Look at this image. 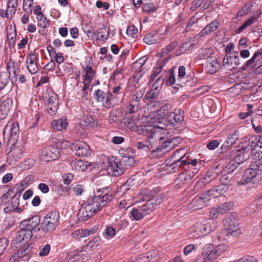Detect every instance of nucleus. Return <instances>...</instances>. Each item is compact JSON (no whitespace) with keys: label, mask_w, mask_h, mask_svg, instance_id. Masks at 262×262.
<instances>
[{"label":"nucleus","mask_w":262,"mask_h":262,"mask_svg":"<svg viewBox=\"0 0 262 262\" xmlns=\"http://www.w3.org/2000/svg\"><path fill=\"white\" fill-rule=\"evenodd\" d=\"M108 187L97 189L93 196L90 197L81 205L78 213V219L87 221L110 203L113 195Z\"/></svg>","instance_id":"f257e3e1"},{"label":"nucleus","mask_w":262,"mask_h":262,"mask_svg":"<svg viewBox=\"0 0 262 262\" xmlns=\"http://www.w3.org/2000/svg\"><path fill=\"white\" fill-rule=\"evenodd\" d=\"M145 142L149 151H160L165 150L167 152L172 149L171 142L165 140L164 137L162 136L161 131L154 133V135H149L146 138Z\"/></svg>","instance_id":"f03ea898"},{"label":"nucleus","mask_w":262,"mask_h":262,"mask_svg":"<svg viewBox=\"0 0 262 262\" xmlns=\"http://www.w3.org/2000/svg\"><path fill=\"white\" fill-rule=\"evenodd\" d=\"M241 151L252 156L254 159L262 157V141L255 136H247L243 139Z\"/></svg>","instance_id":"7ed1b4c3"},{"label":"nucleus","mask_w":262,"mask_h":262,"mask_svg":"<svg viewBox=\"0 0 262 262\" xmlns=\"http://www.w3.org/2000/svg\"><path fill=\"white\" fill-rule=\"evenodd\" d=\"M223 223L225 229L220 233L219 239L224 241L229 235L235 236L241 234L238 219L235 214H232L225 217Z\"/></svg>","instance_id":"20e7f679"},{"label":"nucleus","mask_w":262,"mask_h":262,"mask_svg":"<svg viewBox=\"0 0 262 262\" xmlns=\"http://www.w3.org/2000/svg\"><path fill=\"white\" fill-rule=\"evenodd\" d=\"M216 228V223L213 220L207 219L202 222H198L191 226L189 232L192 234V238H197L215 230Z\"/></svg>","instance_id":"39448f33"},{"label":"nucleus","mask_w":262,"mask_h":262,"mask_svg":"<svg viewBox=\"0 0 262 262\" xmlns=\"http://www.w3.org/2000/svg\"><path fill=\"white\" fill-rule=\"evenodd\" d=\"M228 248V245L225 244L215 247L211 244H207L203 248L202 255L206 261L213 260L224 253Z\"/></svg>","instance_id":"423d86ee"},{"label":"nucleus","mask_w":262,"mask_h":262,"mask_svg":"<svg viewBox=\"0 0 262 262\" xmlns=\"http://www.w3.org/2000/svg\"><path fill=\"white\" fill-rule=\"evenodd\" d=\"M59 212L52 211L48 212L41 223L42 230L46 232L54 231L59 225Z\"/></svg>","instance_id":"0eeeda50"},{"label":"nucleus","mask_w":262,"mask_h":262,"mask_svg":"<svg viewBox=\"0 0 262 262\" xmlns=\"http://www.w3.org/2000/svg\"><path fill=\"white\" fill-rule=\"evenodd\" d=\"M262 172V162L257 161L252 162L250 167L246 170L241 179L242 184L251 182L252 180Z\"/></svg>","instance_id":"6e6552de"},{"label":"nucleus","mask_w":262,"mask_h":262,"mask_svg":"<svg viewBox=\"0 0 262 262\" xmlns=\"http://www.w3.org/2000/svg\"><path fill=\"white\" fill-rule=\"evenodd\" d=\"M94 97L98 102H100L103 107L109 109L114 106L113 102V95L110 92H105L98 89L94 94Z\"/></svg>","instance_id":"1a4fd4ad"},{"label":"nucleus","mask_w":262,"mask_h":262,"mask_svg":"<svg viewBox=\"0 0 262 262\" xmlns=\"http://www.w3.org/2000/svg\"><path fill=\"white\" fill-rule=\"evenodd\" d=\"M19 128L18 124L13 121H10L6 125L3 133L4 140H7L8 142L12 140L14 142L18 137Z\"/></svg>","instance_id":"9d476101"},{"label":"nucleus","mask_w":262,"mask_h":262,"mask_svg":"<svg viewBox=\"0 0 262 262\" xmlns=\"http://www.w3.org/2000/svg\"><path fill=\"white\" fill-rule=\"evenodd\" d=\"M39 223L40 217L37 215L33 216L30 219L21 221L19 225V228L24 229L32 235L33 233L39 231Z\"/></svg>","instance_id":"9b49d317"},{"label":"nucleus","mask_w":262,"mask_h":262,"mask_svg":"<svg viewBox=\"0 0 262 262\" xmlns=\"http://www.w3.org/2000/svg\"><path fill=\"white\" fill-rule=\"evenodd\" d=\"M127 126L132 130L137 133L139 135L143 136H148L154 135V132H159L162 131L161 128L155 127L151 125H136L134 123L128 122Z\"/></svg>","instance_id":"f8f14e48"},{"label":"nucleus","mask_w":262,"mask_h":262,"mask_svg":"<svg viewBox=\"0 0 262 262\" xmlns=\"http://www.w3.org/2000/svg\"><path fill=\"white\" fill-rule=\"evenodd\" d=\"M107 170L109 174L115 177H118L124 172L120 160L114 157L108 159Z\"/></svg>","instance_id":"ddd939ff"},{"label":"nucleus","mask_w":262,"mask_h":262,"mask_svg":"<svg viewBox=\"0 0 262 262\" xmlns=\"http://www.w3.org/2000/svg\"><path fill=\"white\" fill-rule=\"evenodd\" d=\"M162 201V196L160 194L157 195L148 199L144 205L140 207L144 214L147 215L156 209Z\"/></svg>","instance_id":"4468645a"},{"label":"nucleus","mask_w":262,"mask_h":262,"mask_svg":"<svg viewBox=\"0 0 262 262\" xmlns=\"http://www.w3.org/2000/svg\"><path fill=\"white\" fill-rule=\"evenodd\" d=\"M72 150L79 157H88L91 153L90 146L86 142L80 141L73 143Z\"/></svg>","instance_id":"2eb2a0df"},{"label":"nucleus","mask_w":262,"mask_h":262,"mask_svg":"<svg viewBox=\"0 0 262 262\" xmlns=\"http://www.w3.org/2000/svg\"><path fill=\"white\" fill-rule=\"evenodd\" d=\"M38 54L35 52L30 53L26 57V62L28 71L31 74L36 73L39 70Z\"/></svg>","instance_id":"dca6fc26"},{"label":"nucleus","mask_w":262,"mask_h":262,"mask_svg":"<svg viewBox=\"0 0 262 262\" xmlns=\"http://www.w3.org/2000/svg\"><path fill=\"white\" fill-rule=\"evenodd\" d=\"M179 158H182L179 157ZM178 161L175 159H173L171 161H170V159H168L165 161L166 165L169 166L168 169L170 172L174 173L179 171L180 169H184L186 170V166L188 164L187 160H183L182 159Z\"/></svg>","instance_id":"f3484780"},{"label":"nucleus","mask_w":262,"mask_h":262,"mask_svg":"<svg viewBox=\"0 0 262 262\" xmlns=\"http://www.w3.org/2000/svg\"><path fill=\"white\" fill-rule=\"evenodd\" d=\"M47 101V110L48 113L51 115L54 114L56 112L58 107L57 95L54 92H51L49 94V97Z\"/></svg>","instance_id":"a211bd4d"},{"label":"nucleus","mask_w":262,"mask_h":262,"mask_svg":"<svg viewBox=\"0 0 262 262\" xmlns=\"http://www.w3.org/2000/svg\"><path fill=\"white\" fill-rule=\"evenodd\" d=\"M219 27L220 23L218 20L211 21L206 25L198 35H195L194 38L199 39L201 37L206 36L217 30Z\"/></svg>","instance_id":"6ab92c4d"},{"label":"nucleus","mask_w":262,"mask_h":262,"mask_svg":"<svg viewBox=\"0 0 262 262\" xmlns=\"http://www.w3.org/2000/svg\"><path fill=\"white\" fill-rule=\"evenodd\" d=\"M203 193L199 195L196 196L189 204L188 208L190 210H198L206 205V198H204Z\"/></svg>","instance_id":"aec40b11"},{"label":"nucleus","mask_w":262,"mask_h":262,"mask_svg":"<svg viewBox=\"0 0 262 262\" xmlns=\"http://www.w3.org/2000/svg\"><path fill=\"white\" fill-rule=\"evenodd\" d=\"M171 105L168 103L165 104L157 111V116L159 118L163 119V120H168L170 124H173L172 119L169 117L170 112Z\"/></svg>","instance_id":"412c9836"},{"label":"nucleus","mask_w":262,"mask_h":262,"mask_svg":"<svg viewBox=\"0 0 262 262\" xmlns=\"http://www.w3.org/2000/svg\"><path fill=\"white\" fill-rule=\"evenodd\" d=\"M161 34H159L156 31L151 32L146 34L143 40L145 43L147 45H153L155 43H158L161 42L163 38L161 37Z\"/></svg>","instance_id":"4be33fe9"},{"label":"nucleus","mask_w":262,"mask_h":262,"mask_svg":"<svg viewBox=\"0 0 262 262\" xmlns=\"http://www.w3.org/2000/svg\"><path fill=\"white\" fill-rule=\"evenodd\" d=\"M262 55V50L258 49L256 51L252 57L246 61L245 64L243 67L244 70H247L248 67H252L254 70H256L259 64V59L256 61V59Z\"/></svg>","instance_id":"5701e85b"},{"label":"nucleus","mask_w":262,"mask_h":262,"mask_svg":"<svg viewBox=\"0 0 262 262\" xmlns=\"http://www.w3.org/2000/svg\"><path fill=\"white\" fill-rule=\"evenodd\" d=\"M220 67L221 64L216 59L209 58L207 60L205 70L207 73L213 74L217 72Z\"/></svg>","instance_id":"b1692460"},{"label":"nucleus","mask_w":262,"mask_h":262,"mask_svg":"<svg viewBox=\"0 0 262 262\" xmlns=\"http://www.w3.org/2000/svg\"><path fill=\"white\" fill-rule=\"evenodd\" d=\"M22 156V151L20 148L12 149L8 154V161L10 164L12 165L19 160Z\"/></svg>","instance_id":"393cba45"},{"label":"nucleus","mask_w":262,"mask_h":262,"mask_svg":"<svg viewBox=\"0 0 262 262\" xmlns=\"http://www.w3.org/2000/svg\"><path fill=\"white\" fill-rule=\"evenodd\" d=\"M12 101L9 99L3 101L0 105V119H4L8 114Z\"/></svg>","instance_id":"a878e982"},{"label":"nucleus","mask_w":262,"mask_h":262,"mask_svg":"<svg viewBox=\"0 0 262 262\" xmlns=\"http://www.w3.org/2000/svg\"><path fill=\"white\" fill-rule=\"evenodd\" d=\"M32 236L30 232H27L24 229L20 228V230L17 232L15 237L16 242L17 243L21 242L26 243Z\"/></svg>","instance_id":"bb28decb"},{"label":"nucleus","mask_w":262,"mask_h":262,"mask_svg":"<svg viewBox=\"0 0 262 262\" xmlns=\"http://www.w3.org/2000/svg\"><path fill=\"white\" fill-rule=\"evenodd\" d=\"M260 16L259 13L257 16H253L250 17L247 20L245 21L242 25L235 30L236 33H240L245 29L250 26L251 25L257 22V19Z\"/></svg>","instance_id":"cd10ccee"},{"label":"nucleus","mask_w":262,"mask_h":262,"mask_svg":"<svg viewBox=\"0 0 262 262\" xmlns=\"http://www.w3.org/2000/svg\"><path fill=\"white\" fill-rule=\"evenodd\" d=\"M84 72L85 75L83 78V84H85L90 85V83L92 82L93 78L95 76V71L90 67L87 66L85 69Z\"/></svg>","instance_id":"c85d7f7f"},{"label":"nucleus","mask_w":262,"mask_h":262,"mask_svg":"<svg viewBox=\"0 0 262 262\" xmlns=\"http://www.w3.org/2000/svg\"><path fill=\"white\" fill-rule=\"evenodd\" d=\"M68 123L67 121V119L64 118L59 119L58 120H54L52 122V125L54 129L58 131H61L62 129H65Z\"/></svg>","instance_id":"c756f323"},{"label":"nucleus","mask_w":262,"mask_h":262,"mask_svg":"<svg viewBox=\"0 0 262 262\" xmlns=\"http://www.w3.org/2000/svg\"><path fill=\"white\" fill-rule=\"evenodd\" d=\"M146 216L143 212L141 211L140 207L134 208L130 211V218L132 220L139 221Z\"/></svg>","instance_id":"7c9ffc66"},{"label":"nucleus","mask_w":262,"mask_h":262,"mask_svg":"<svg viewBox=\"0 0 262 262\" xmlns=\"http://www.w3.org/2000/svg\"><path fill=\"white\" fill-rule=\"evenodd\" d=\"M93 233V230H89L88 229H78L73 232L71 235L75 238H79L89 236Z\"/></svg>","instance_id":"2f4dec72"},{"label":"nucleus","mask_w":262,"mask_h":262,"mask_svg":"<svg viewBox=\"0 0 262 262\" xmlns=\"http://www.w3.org/2000/svg\"><path fill=\"white\" fill-rule=\"evenodd\" d=\"M72 168L76 171H83L86 168V165L84 162L81 160H75L71 162L70 164Z\"/></svg>","instance_id":"473e14b6"},{"label":"nucleus","mask_w":262,"mask_h":262,"mask_svg":"<svg viewBox=\"0 0 262 262\" xmlns=\"http://www.w3.org/2000/svg\"><path fill=\"white\" fill-rule=\"evenodd\" d=\"M123 114L122 111L119 107L112 110L110 113V119L113 122H116L120 120Z\"/></svg>","instance_id":"72a5a7b5"},{"label":"nucleus","mask_w":262,"mask_h":262,"mask_svg":"<svg viewBox=\"0 0 262 262\" xmlns=\"http://www.w3.org/2000/svg\"><path fill=\"white\" fill-rule=\"evenodd\" d=\"M186 150L184 148L179 149H178L175 151L174 154L171 157L170 159V161H171L173 159H175L176 160L180 161L179 160V157L181 158V156L182 157V158H181L180 160L182 159L183 160H187L188 158L189 157V156H186V154L185 152Z\"/></svg>","instance_id":"f704fd0d"},{"label":"nucleus","mask_w":262,"mask_h":262,"mask_svg":"<svg viewBox=\"0 0 262 262\" xmlns=\"http://www.w3.org/2000/svg\"><path fill=\"white\" fill-rule=\"evenodd\" d=\"M169 117L172 121L174 120L177 123H179L184 119V112L180 110H175L169 114Z\"/></svg>","instance_id":"c9c22d12"},{"label":"nucleus","mask_w":262,"mask_h":262,"mask_svg":"<svg viewBox=\"0 0 262 262\" xmlns=\"http://www.w3.org/2000/svg\"><path fill=\"white\" fill-rule=\"evenodd\" d=\"M194 177L193 173H188V171L181 173L175 182L180 181L182 184L187 183Z\"/></svg>","instance_id":"e433bc0d"},{"label":"nucleus","mask_w":262,"mask_h":262,"mask_svg":"<svg viewBox=\"0 0 262 262\" xmlns=\"http://www.w3.org/2000/svg\"><path fill=\"white\" fill-rule=\"evenodd\" d=\"M212 54V49L211 48H202L199 51L198 57L201 59H209L212 58L210 56Z\"/></svg>","instance_id":"4c0bfd02"},{"label":"nucleus","mask_w":262,"mask_h":262,"mask_svg":"<svg viewBox=\"0 0 262 262\" xmlns=\"http://www.w3.org/2000/svg\"><path fill=\"white\" fill-rule=\"evenodd\" d=\"M60 151L58 148L51 147L46 150V156L48 158H50L52 160H55L60 156Z\"/></svg>","instance_id":"58836bf2"},{"label":"nucleus","mask_w":262,"mask_h":262,"mask_svg":"<svg viewBox=\"0 0 262 262\" xmlns=\"http://www.w3.org/2000/svg\"><path fill=\"white\" fill-rule=\"evenodd\" d=\"M238 166L233 159L230 158L226 162L225 170L227 172L231 173L236 169Z\"/></svg>","instance_id":"ea45409f"},{"label":"nucleus","mask_w":262,"mask_h":262,"mask_svg":"<svg viewBox=\"0 0 262 262\" xmlns=\"http://www.w3.org/2000/svg\"><path fill=\"white\" fill-rule=\"evenodd\" d=\"M245 84L238 83L234 84L229 90L230 93H233L234 96H237L243 92L245 90L246 88H244Z\"/></svg>","instance_id":"a19ab883"},{"label":"nucleus","mask_w":262,"mask_h":262,"mask_svg":"<svg viewBox=\"0 0 262 262\" xmlns=\"http://www.w3.org/2000/svg\"><path fill=\"white\" fill-rule=\"evenodd\" d=\"M9 82V76L4 72H0V91L3 90Z\"/></svg>","instance_id":"79ce46f5"},{"label":"nucleus","mask_w":262,"mask_h":262,"mask_svg":"<svg viewBox=\"0 0 262 262\" xmlns=\"http://www.w3.org/2000/svg\"><path fill=\"white\" fill-rule=\"evenodd\" d=\"M139 102L134 100H130L127 106L126 113L132 114L136 113L139 109Z\"/></svg>","instance_id":"37998d69"},{"label":"nucleus","mask_w":262,"mask_h":262,"mask_svg":"<svg viewBox=\"0 0 262 262\" xmlns=\"http://www.w3.org/2000/svg\"><path fill=\"white\" fill-rule=\"evenodd\" d=\"M250 157L248 154L245 152L244 151H241L239 154L236 155L233 159L235 162L239 165L240 164L243 163L246 160L248 159Z\"/></svg>","instance_id":"c03bdc74"},{"label":"nucleus","mask_w":262,"mask_h":262,"mask_svg":"<svg viewBox=\"0 0 262 262\" xmlns=\"http://www.w3.org/2000/svg\"><path fill=\"white\" fill-rule=\"evenodd\" d=\"M220 214H223L229 211L232 208V204L230 202H226L216 206Z\"/></svg>","instance_id":"a18cd8bd"},{"label":"nucleus","mask_w":262,"mask_h":262,"mask_svg":"<svg viewBox=\"0 0 262 262\" xmlns=\"http://www.w3.org/2000/svg\"><path fill=\"white\" fill-rule=\"evenodd\" d=\"M203 196H204V198H206V200L207 201L212 198H215L219 196V193L216 192V190L214 187L210 190L203 192Z\"/></svg>","instance_id":"49530a36"},{"label":"nucleus","mask_w":262,"mask_h":262,"mask_svg":"<svg viewBox=\"0 0 262 262\" xmlns=\"http://www.w3.org/2000/svg\"><path fill=\"white\" fill-rule=\"evenodd\" d=\"M214 179V177L212 175H210L209 174H207L203 178V180L201 181H199L195 185L194 188L195 189L199 188L200 187H202V186L205 185V184L211 182L212 179Z\"/></svg>","instance_id":"de8ad7c7"},{"label":"nucleus","mask_w":262,"mask_h":262,"mask_svg":"<svg viewBox=\"0 0 262 262\" xmlns=\"http://www.w3.org/2000/svg\"><path fill=\"white\" fill-rule=\"evenodd\" d=\"M29 252V247L24 249L23 250H20L17 253H15L13 256L10 258L11 262L16 260L17 258H21L27 255Z\"/></svg>","instance_id":"09e8293b"},{"label":"nucleus","mask_w":262,"mask_h":262,"mask_svg":"<svg viewBox=\"0 0 262 262\" xmlns=\"http://www.w3.org/2000/svg\"><path fill=\"white\" fill-rule=\"evenodd\" d=\"M178 43L177 41H173L171 42L167 46L162 49V54L163 55L168 54L178 46Z\"/></svg>","instance_id":"8fccbe9b"},{"label":"nucleus","mask_w":262,"mask_h":262,"mask_svg":"<svg viewBox=\"0 0 262 262\" xmlns=\"http://www.w3.org/2000/svg\"><path fill=\"white\" fill-rule=\"evenodd\" d=\"M80 124L84 126H92L94 124V120L91 116H84L81 120Z\"/></svg>","instance_id":"3c124183"},{"label":"nucleus","mask_w":262,"mask_h":262,"mask_svg":"<svg viewBox=\"0 0 262 262\" xmlns=\"http://www.w3.org/2000/svg\"><path fill=\"white\" fill-rule=\"evenodd\" d=\"M193 45L191 44V45H189L188 43H183L179 48L176 51V55L179 56L184 53H185L187 51H188L190 49V47Z\"/></svg>","instance_id":"603ef678"},{"label":"nucleus","mask_w":262,"mask_h":262,"mask_svg":"<svg viewBox=\"0 0 262 262\" xmlns=\"http://www.w3.org/2000/svg\"><path fill=\"white\" fill-rule=\"evenodd\" d=\"M33 3V0H24L23 9V10L28 14H31L32 10L31 7Z\"/></svg>","instance_id":"864d4df0"},{"label":"nucleus","mask_w":262,"mask_h":262,"mask_svg":"<svg viewBox=\"0 0 262 262\" xmlns=\"http://www.w3.org/2000/svg\"><path fill=\"white\" fill-rule=\"evenodd\" d=\"M100 242V237L99 236H96L88 243V247L91 248L93 251L99 245Z\"/></svg>","instance_id":"5fc2aeb1"},{"label":"nucleus","mask_w":262,"mask_h":262,"mask_svg":"<svg viewBox=\"0 0 262 262\" xmlns=\"http://www.w3.org/2000/svg\"><path fill=\"white\" fill-rule=\"evenodd\" d=\"M247 112H241L238 114V117L241 119H244L250 116L253 112L252 104H247Z\"/></svg>","instance_id":"6e6d98bb"},{"label":"nucleus","mask_w":262,"mask_h":262,"mask_svg":"<svg viewBox=\"0 0 262 262\" xmlns=\"http://www.w3.org/2000/svg\"><path fill=\"white\" fill-rule=\"evenodd\" d=\"M87 32L88 33L91 34V35L92 37H97V38H100V39L102 40H106L108 37L109 35V33L108 32H107V34L106 36L104 35H101L99 36V32H98V31H95L94 29L91 30L90 29L89 30H88Z\"/></svg>","instance_id":"4d7b16f0"},{"label":"nucleus","mask_w":262,"mask_h":262,"mask_svg":"<svg viewBox=\"0 0 262 262\" xmlns=\"http://www.w3.org/2000/svg\"><path fill=\"white\" fill-rule=\"evenodd\" d=\"M36 18L38 21V25L40 27L46 28L49 25L46 17L43 14L36 16Z\"/></svg>","instance_id":"13d9d810"},{"label":"nucleus","mask_w":262,"mask_h":262,"mask_svg":"<svg viewBox=\"0 0 262 262\" xmlns=\"http://www.w3.org/2000/svg\"><path fill=\"white\" fill-rule=\"evenodd\" d=\"M165 77H167L166 83L169 85H173L175 83L176 79L174 77V73L172 71H169L167 72Z\"/></svg>","instance_id":"bf43d9fd"},{"label":"nucleus","mask_w":262,"mask_h":262,"mask_svg":"<svg viewBox=\"0 0 262 262\" xmlns=\"http://www.w3.org/2000/svg\"><path fill=\"white\" fill-rule=\"evenodd\" d=\"M238 138L239 131L235 130L232 134H231L228 136L227 140L230 142V143L233 145L236 143Z\"/></svg>","instance_id":"052dcab7"},{"label":"nucleus","mask_w":262,"mask_h":262,"mask_svg":"<svg viewBox=\"0 0 262 262\" xmlns=\"http://www.w3.org/2000/svg\"><path fill=\"white\" fill-rule=\"evenodd\" d=\"M116 234L115 229L112 227H107L105 230L104 233V236L106 238H111L113 237Z\"/></svg>","instance_id":"680f3d73"},{"label":"nucleus","mask_w":262,"mask_h":262,"mask_svg":"<svg viewBox=\"0 0 262 262\" xmlns=\"http://www.w3.org/2000/svg\"><path fill=\"white\" fill-rule=\"evenodd\" d=\"M17 6H10L8 4L7 9L6 12H5V16H6V17L7 18L12 17V16L16 12Z\"/></svg>","instance_id":"e2e57ef3"},{"label":"nucleus","mask_w":262,"mask_h":262,"mask_svg":"<svg viewBox=\"0 0 262 262\" xmlns=\"http://www.w3.org/2000/svg\"><path fill=\"white\" fill-rule=\"evenodd\" d=\"M69 189L70 187L68 186L60 185L58 186L57 191L59 195L63 196L68 194Z\"/></svg>","instance_id":"0e129e2a"},{"label":"nucleus","mask_w":262,"mask_h":262,"mask_svg":"<svg viewBox=\"0 0 262 262\" xmlns=\"http://www.w3.org/2000/svg\"><path fill=\"white\" fill-rule=\"evenodd\" d=\"M121 162L124 163L126 166H132L134 164L135 160L132 157H124L121 159Z\"/></svg>","instance_id":"69168bd1"},{"label":"nucleus","mask_w":262,"mask_h":262,"mask_svg":"<svg viewBox=\"0 0 262 262\" xmlns=\"http://www.w3.org/2000/svg\"><path fill=\"white\" fill-rule=\"evenodd\" d=\"M9 242L6 238H0V255L2 254L8 246Z\"/></svg>","instance_id":"338daca9"},{"label":"nucleus","mask_w":262,"mask_h":262,"mask_svg":"<svg viewBox=\"0 0 262 262\" xmlns=\"http://www.w3.org/2000/svg\"><path fill=\"white\" fill-rule=\"evenodd\" d=\"M143 10L144 11L149 13L156 10L155 5L151 3L143 4Z\"/></svg>","instance_id":"774afa93"}]
</instances>
